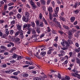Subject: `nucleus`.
<instances>
[{
  "label": "nucleus",
  "instance_id": "nucleus-1",
  "mask_svg": "<svg viewBox=\"0 0 80 80\" xmlns=\"http://www.w3.org/2000/svg\"><path fill=\"white\" fill-rule=\"evenodd\" d=\"M20 34V36L21 38H23V32L22 30H20L19 31L16 32V33L15 34V36H17L18 35V34Z\"/></svg>",
  "mask_w": 80,
  "mask_h": 80
},
{
  "label": "nucleus",
  "instance_id": "nucleus-2",
  "mask_svg": "<svg viewBox=\"0 0 80 80\" xmlns=\"http://www.w3.org/2000/svg\"><path fill=\"white\" fill-rule=\"evenodd\" d=\"M36 24L37 27H43V23L42 22H39V21H38L36 22Z\"/></svg>",
  "mask_w": 80,
  "mask_h": 80
},
{
  "label": "nucleus",
  "instance_id": "nucleus-3",
  "mask_svg": "<svg viewBox=\"0 0 80 80\" xmlns=\"http://www.w3.org/2000/svg\"><path fill=\"white\" fill-rule=\"evenodd\" d=\"M68 48H70V47L69 44H67L65 47L62 48L61 49L63 50H67L68 49Z\"/></svg>",
  "mask_w": 80,
  "mask_h": 80
},
{
  "label": "nucleus",
  "instance_id": "nucleus-4",
  "mask_svg": "<svg viewBox=\"0 0 80 80\" xmlns=\"http://www.w3.org/2000/svg\"><path fill=\"white\" fill-rule=\"evenodd\" d=\"M72 72H74V73H75V74H76V75L79 76V77H80V74H78V71L76 70V69H74L73 70H72Z\"/></svg>",
  "mask_w": 80,
  "mask_h": 80
},
{
  "label": "nucleus",
  "instance_id": "nucleus-5",
  "mask_svg": "<svg viewBox=\"0 0 80 80\" xmlns=\"http://www.w3.org/2000/svg\"><path fill=\"white\" fill-rule=\"evenodd\" d=\"M61 43L63 47H65V45H69L68 43L65 41H62V42H61Z\"/></svg>",
  "mask_w": 80,
  "mask_h": 80
},
{
  "label": "nucleus",
  "instance_id": "nucleus-6",
  "mask_svg": "<svg viewBox=\"0 0 80 80\" xmlns=\"http://www.w3.org/2000/svg\"><path fill=\"white\" fill-rule=\"evenodd\" d=\"M22 20L23 21L27 22L28 21V18H26L25 16H23L22 18Z\"/></svg>",
  "mask_w": 80,
  "mask_h": 80
},
{
  "label": "nucleus",
  "instance_id": "nucleus-7",
  "mask_svg": "<svg viewBox=\"0 0 80 80\" xmlns=\"http://www.w3.org/2000/svg\"><path fill=\"white\" fill-rule=\"evenodd\" d=\"M62 27L65 28V29L67 30H70V28L65 25H63Z\"/></svg>",
  "mask_w": 80,
  "mask_h": 80
},
{
  "label": "nucleus",
  "instance_id": "nucleus-8",
  "mask_svg": "<svg viewBox=\"0 0 80 80\" xmlns=\"http://www.w3.org/2000/svg\"><path fill=\"white\" fill-rule=\"evenodd\" d=\"M80 5V2H79L78 3L77 2L76 3H75L74 6L73 8H76L77 7V6L78 7V6H79Z\"/></svg>",
  "mask_w": 80,
  "mask_h": 80
},
{
  "label": "nucleus",
  "instance_id": "nucleus-9",
  "mask_svg": "<svg viewBox=\"0 0 80 80\" xmlns=\"http://www.w3.org/2000/svg\"><path fill=\"white\" fill-rule=\"evenodd\" d=\"M40 1L42 5H45V1L44 0H40Z\"/></svg>",
  "mask_w": 80,
  "mask_h": 80
},
{
  "label": "nucleus",
  "instance_id": "nucleus-10",
  "mask_svg": "<svg viewBox=\"0 0 80 80\" xmlns=\"http://www.w3.org/2000/svg\"><path fill=\"white\" fill-rule=\"evenodd\" d=\"M55 23L57 25H58L59 28H62V26L60 25V22L57 21L55 22Z\"/></svg>",
  "mask_w": 80,
  "mask_h": 80
},
{
  "label": "nucleus",
  "instance_id": "nucleus-11",
  "mask_svg": "<svg viewBox=\"0 0 80 80\" xmlns=\"http://www.w3.org/2000/svg\"><path fill=\"white\" fill-rule=\"evenodd\" d=\"M75 17H71L70 20L72 22H73L74 21H75Z\"/></svg>",
  "mask_w": 80,
  "mask_h": 80
},
{
  "label": "nucleus",
  "instance_id": "nucleus-12",
  "mask_svg": "<svg viewBox=\"0 0 80 80\" xmlns=\"http://www.w3.org/2000/svg\"><path fill=\"white\" fill-rule=\"evenodd\" d=\"M46 54V52H42L40 54V55H42V57H44Z\"/></svg>",
  "mask_w": 80,
  "mask_h": 80
},
{
  "label": "nucleus",
  "instance_id": "nucleus-13",
  "mask_svg": "<svg viewBox=\"0 0 80 80\" xmlns=\"http://www.w3.org/2000/svg\"><path fill=\"white\" fill-rule=\"evenodd\" d=\"M17 57H18V55L15 53H14L12 56L13 58H16Z\"/></svg>",
  "mask_w": 80,
  "mask_h": 80
},
{
  "label": "nucleus",
  "instance_id": "nucleus-14",
  "mask_svg": "<svg viewBox=\"0 0 80 80\" xmlns=\"http://www.w3.org/2000/svg\"><path fill=\"white\" fill-rule=\"evenodd\" d=\"M25 17L28 18H29V13L28 12H26L25 14Z\"/></svg>",
  "mask_w": 80,
  "mask_h": 80
},
{
  "label": "nucleus",
  "instance_id": "nucleus-15",
  "mask_svg": "<svg viewBox=\"0 0 80 80\" xmlns=\"http://www.w3.org/2000/svg\"><path fill=\"white\" fill-rule=\"evenodd\" d=\"M17 57L18 60H21V59H22V58H23V57L18 55Z\"/></svg>",
  "mask_w": 80,
  "mask_h": 80
},
{
  "label": "nucleus",
  "instance_id": "nucleus-16",
  "mask_svg": "<svg viewBox=\"0 0 80 80\" xmlns=\"http://www.w3.org/2000/svg\"><path fill=\"white\" fill-rule=\"evenodd\" d=\"M20 73V72L19 71H18L17 72H14L13 73V74L14 75H18V74Z\"/></svg>",
  "mask_w": 80,
  "mask_h": 80
},
{
  "label": "nucleus",
  "instance_id": "nucleus-17",
  "mask_svg": "<svg viewBox=\"0 0 80 80\" xmlns=\"http://www.w3.org/2000/svg\"><path fill=\"white\" fill-rule=\"evenodd\" d=\"M42 20L44 22L45 24L46 25H48V23H47V21L46 20H45V19L44 18H42Z\"/></svg>",
  "mask_w": 80,
  "mask_h": 80
},
{
  "label": "nucleus",
  "instance_id": "nucleus-18",
  "mask_svg": "<svg viewBox=\"0 0 80 80\" xmlns=\"http://www.w3.org/2000/svg\"><path fill=\"white\" fill-rule=\"evenodd\" d=\"M48 12H53V10H52V7H49L48 8Z\"/></svg>",
  "mask_w": 80,
  "mask_h": 80
},
{
  "label": "nucleus",
  "instance_id": "nucleus-19",
  "mask_svg": "<svg viewBox=\"0 0 80 80\" xmlns=\"http://www.w3.org/2000/svg\"><path fill=\"white\" fill-rule=\"evenodd\" d=\"M76 62L77 63H78L79 64V65H80V59L78 58H76Z\"/></svg>",
  "mask_w": 80,
  "mask_h": 80
},
{
  "label": "nucleus",
  "instance_id": "nucleus-20",
  "mask_svg": "<svg viewBox=\"0 0 80 80\" xmlns=\"http://www.w3.org/2000/svg\"><path fill=\"white\" fill-rule=\"evenodd\" d=\"M31 25L32 27H35V24L34 22H31Z\"/></svg>",
  "mask_w": 80,
  "mask_h": 80
},
{
  "label": "nucleus",
  "instance_id": "nucleus-21",
  "mask_svg": "<svg viewBox=\"0 0 80 80\" xmlns=\"http://www.w3.org/2000/svg\"><path fill=\"white\" fill-rule=\"evenodd\" d=\"M9 34V31H8V29L7 28L6 29V35H8Z\"/></svg>",
  "mask_w": 80,
  "mask_h": 80
},
{
  "label": "nucleus",
  "instance_id": "nucleus-22",
  "mask_svg": "<svg viewBox=\"0 0 80 80\" xmlns=\"http://www.w3.org/2000/svg\"><path fill=\"white\" fill-rule=\"evenodd\" d=\"M1 48H2V49H3L4 50H7V48H6L4 46H1L0 47Z\"/></svg>",
  "mask_w": 80,
  "mask_h": 80
},
{
  "label": "nucleus",
  "instance_id": "nucleus-23",
  "mask_svg": "<svg viewBox=\"0 0 80 80\" xmlns=\"http://www.w3.org/2000/svg\"><path fill=\"white\" fill-rule=\"evenodd\" d=\"M22 16H21L20 13H18L17 15V17L18 18H20Z\"/></svg>",
  "mask_w": 80,
  "mask_h": 80
},
{
  "label": "nucleus",
  "instance_id": "nucleus-24",
  "mask_svg": "<svg viewBox=\"0 0 80 80\" xmlns=\"http://www.w3.org/2000/svg\"><path fill=\"white\" fill-rule=\"evenodd\" d=\"M59 18H60V20H62V21H63V22H65V19L64 18L62 17H59Z\"/></svg>",
  "mask_w": 80,
  "mask_h": 80
},
{
  "label": "nucleus",
  "instance_id": "nucleus-25",
  "mask_svg": "<svg viewBox=\"0 0 80 80\" xmlns=\"http://www.w3.org/2000/svg\"><path fill=\"white\" fill-rule=\"evenodd\" d=\"M22 76L24 77H25V78L27 77H28V74H27V73H24V74H23Z\"/></svg>",
  "mask_w": 80,
  "mask_h": 80
},
{
  "label": "nucleus",
  "instance_id": "nucleus-26",
  "mask_svg": "<svg viewBox=\"0 0 80 80\" xmlns=\"http://www.w3.org/2000/svg\"><path fill=\"white\" fill-rule=\"evenodd\" d=\"M4 4V2L3 1H0V7H1L2 5Z\"/></svg>",
  "mask_w": 80,
  "mask_h": 80
},
{
  "label": "nucleus",
  "instance_id": "nucleus-27",
  "mask_svg": "<svg viewBox=\"0 0 80 80\" xmlns=\"http://www.w3.org/2000/svg\"><path fill=\"white\" fill-rule=\"evenodd\" d=\"M15 42H18L20 39L19 38H16L15 39Z\"/></svg>",
  "mask_w": 80,
  "mask_h": 80
},
{
  "label": "nucleus",
  "instance_id": "nucleus-28",
  "mask_svg": "<svg viewBox=\"0 0 80 80\" xmlns=\"http://www.w3.org/2000/svg\"><path fill=\"white\" fill-rule=\"evenodd\" d=\"M36 32L38 33H40V28H37L36 29Z\"/></svg>",
  "mask_w": 80,
  "mask_h": 80
},
{
  "label": "nucleus",
  "instance_id": "nucleus-29",
  "mask_svg": "<svg viewBox=\"0 0 80 80\" xmlns=\"http://www.w3.org/2000/svg\"><path fill=\"white\" fill-rule=\"evenodd\" d=\"M60 53L62 54V56H63V55H64V54H65V52H64L63 50L61 51Z\"/></svg>",
  "mask_w": 80,
  "mask_h": 80
},
{
  "label": "nucleus",
  "instance_id": "nucleus-30",
  "mask_svg": "<svg viewBox=\"0 0 80 80\" xmlns=\"http://www.w3.org/2000/svg\"><path fill=\"white\" fill-rule=\"evenodd\" d=\"M13 5H14L13 2H10L8 4V7H10V6H12Z\"/></svg>",
  "mask_w": 80,
  "mask_h": 80
},
{
  "label": "nucleus",
  "instance_id": "nucleus-31",
  "mask_svg": "<svg viewBox=\"0 0 80 80\" xmlns=\"http://www.w3.org/2000/svg\"><path fill=\"white\" fill-rule=\"evenodd\" d=\"M34 55L39 58H40V56H39V55H38V52H37L36 55L35 54Z\"/></svg>",
  "mask_w": 80,
  "mask_h": 80
},
{
  "label": "nucleus",
  "instance_id": "nucleus-32",
  "mask_svg": "<svg viewBox=\"0 0 80 80\" xmlns=\"http://www.w3.org/2000/svg\"><path fill=\"white\" fill-rule=\"evenodd\" d=\"M52 32L53 34H57V31L54 30L53 29L52 30Z\"/></svg>",
  "mask_w": 80,
  "mask_h": 80
},
{
  "label": "nucleus",
  "instance_id": "nucleus-33",
  "mask_svg": "<svg viewBox=\"0 0 80 80\" xmlns=\"http://www.w3.org/2000/svg\"><path fill=\"white\" fill-rule=\"evenodd\" d=\"M32 6L33 7V9H35L36 8H37L38 7V6H37L35 4H34V5H32Z\"/></svg>",
  "mask_w": 80,
  "mask_h": 80
},
{
  "label": "nucleus",
  "instance_id": "nucleus-34",
  "mask_svg": "<svg viewBox=\"0 0 80 80\" xmlns=\"http://www.w3.org/2000/svg\"><path fill=\"white\" fill-rule=\"evenodd\" d=\"M7 5L5 4L4 7V9L5 11L7 10Z\"/></svg>",
  "mask_w": 80,
  "mask_h": 80
},
{
  "label": "nucleus",
  "instance_id": "nucleus-35",
  "mask_svg": "<svg viewBox=\"0 0 80 80\" xmlns=\"http://www.w3.org/2000/svg\"><path fill=\"white\" fill-rule=\"evenodd\" d=\"M11 78H14V79H18V78L15 76H11L10 77Z\"/></svg>",
  "mask_w": 80,
  "mask_h": 80
},
{
  "label": "nucleus",
  "instance_id": "nucleus-36",
  "mask_svg": "<svg viewBox=\"0 0 80 80\" xmlns=\"http://www.w3.org/2000/svg\"><path fill=\"white\" fill-rule=\"evenodd\" d=\"M49 50L51 51V52L52 51H53L54 50V49L53 47H49Z\"/></svg>",
  "mask_w": 80,
  "mask_h": 80
},
{
  "label": "nucleus",
  "instance_id": "nucleus-37",
  "mask_svg": "<svg viewBox=\"0 0 80 80\" xmlns=\"http://www.w3.org/2000/svg\"><path fill=\"white\" fill-rule=\"evenodd\" d=\"M73 12L74 13H75V14H77L79 12V10H76L75 11H74Z\"/></svg>",
  "mask_w": 80,
  "mask_h": 80
},
{
  "label": "nucleus",
  "instance_id": "nucleus-38",
  "mask_svg": "<svg viewBox=\"0 0 80 80\" xmlns=\"http://www.w3.org/2000/svg\"><path fill=\"white\" fill-rule=\"evenodd\" d=\"M68 43H70V44H72L73 42V41H72V40L69 39L68 40Z\"/></svg>",
  "mask_w": 80,
  "mask_h": 80
},
{
  "label": "nucleus",
  "instance_id": "nucleus-39",
  "mask_svg": "<svg viewBox=\"0 0 80 80\" xmlns=\"http://www.w3.org/2000/svg\"><path fill=\"white\" fill-rule=\"evenodd\" d=\"M28 24H27L25 23L24 25H23V28H27V26Z\"/></svg>",
  "mask_w": 80,
  "mask_h": 80
},
{
  "label": "nucleus",
  "instance_id": "nucleus-40",
  "mask_svg": "<svg viewBox=\"0 0 80 80\" xmlns=\"http://www.w3.org/2000/svg\"><path fill=\"white\" fill-rule=\"evenodd\" d=\"M17 28L18 30H21V26H20V25H19V24H18L17 26Z\"/></svg>",
  "mask_w": 80,
  "mask_h": 80
},
{
  "label": "nucleus",
  "instance_id": "nucleus-41",
  "mask_svg": "<svg viewBox=\"0 0 80 80\" xmlns=\"http://www.w3.org/2000/svg\"><path fill=\"white\" fill-rule=\"evenodd\" d=\"M30 3L31 5H35V3L34 2H33V1L32 0H31L30 1Z\"/></svg>",
  "mask_w": 80,
  "mask_h": 80
},
{
  "label": "nucleus",
  "instance_id": "nucleus-42",
  "mask_svg": "<svg viewBox=\"0 0 80 80\" xmlns=\"http://www.w3.org/2000/svg\"><path fill=\"white\" fill-rule=\"evenodd\" d=\"M2 67L3 68H5V67H7V65L6 64L2 63Z\"/></svg>",
  "mask_w": 80,
  "mask_h": 80
},
{
  "label": "nucleus",
  "instance_id": "nucleus-43",
  "mask_svg": "<svg viewBox=\"0 0 80 80\" xmlns=\"http://www.w3.org/2000/svg\"><path fill=\"white\" fill-rule=\"evenodd\" d=\"M14 33V31H13V30H11L10 31V34L11 35H13V33Z\"/></svg>",
  "mask_w": 80,
  "mask_h": 80
},
{
  "label": "nucleus",
  "instance_id": "nucleus-44",
  "mask_svg": "<svg viewBox=\"0 0 80 80\" xmlns=\"http://www.w3.org/2000/svg\"><path fill=\"white\" fill-rule=\"evenodd\" d=\"M37 4L38 7H40L41 6V4H40V2H37Z\"/></svg>",
  "mask_w": 80,
  "mask_h": 80
},
{
  "label": "nucleus",
  "instance_id": "nucleus-45",
  "mask_svg": "<svg viewBox=\"0 0 80 80\" xmlns=\"http://www.w3.org/2000/svg\"><path fill=\"white\" fill-rule=\"evenodd\" d=\"M47 29H48V32H51V29H50V27H48L47 28Z\"/></svg>",
  "mask_w": 80,
  "mask_h": 80
},
{
  "label": "nucleus",
  "instance_id": "nucleus-46",
  "mask_svg": "<svg viewBox=\"0 0 80 80\" xmlns=\"http://www.w3.org/2000/svg\"><path fill=\"white\" fill-rule=\"evenodd\" d=\"M65 79H66V80H70V78L68 76H66L65 77Z\"/></svg>",
  "mask_w": 80,
  "mask_h": 80
},
{
  "label": "nucleus",
  "instance_id": "nucleus-47",
  "mask_svg": "<svg viewBox=\"0 0 80 80\" xmlns=\"http://www.w3.org/2000/svg\"><path fill=\"white\" fill-rule=\"evenodd\" d=\"M41 47L42 48L43 47V48H42L41 49V51H42L43 50H45V49H44L45 47H46V46L44 45H42V46H41Z\"/></svg>",
  "mask_w": 80,
  "mask_h": 80
},
{
  "label": "nucleus",
  "instance_id": "nucleus-48",
  "mask_svg": "<svg viewBox=\"0 0 80 80\" xmlns=\"http://www.w3.org/2000/svg\"><path fill=\"white\" fill-rule=\"evenodd\" d=\"M52 0H48L47 2V5H49L50 4V2H51Z\"/></svg>",
  "mask_w": 80,
  "mask_h": 80
},
{
  "label": "nucleus",
  "instance_id": "nucleus-49",
  "mask_svg": "<svg viewBox=\"0 0 80 80\" xmlns=\"http://www.w3.org/2000/svg\"><path fill=\"white\" fill-rule=\"evenodd\" d=\"M39 17L40 19H41V20H42V15L41 13H40L39 15Z\"/></svg>",
  "mask_w": 80,
  "mask_h": 80
},
{
  "label": "nucleus",
  "instance_id": "nucleus-50",
  "mask_svg": "<svg viewBox=\"0 0 80 80\" xmlns=\"http://www.w3.org/2000/svg\"><path fill=\"white\" fill-rule=\"evenodd\" d=\"M17 48H16L15 47H13V48H12V49H11V51H14V50H16V49Z\"/></svg>",
  "mask_w": 80,
  "mask_h": 80
},
{
  "label": "nucleus",
  "instance_id": "nucleus-51",
  "mask_svg": "<svg viewBox=\"0 0 80 80\" xmlns=\"http://www.w3.org/2000/svg\"><path fill=\"white\" fill-rule=\"evenodd\" d=\"M35 67L33 66H31V67H29V70H32V69H33V68H34Z\"/></svg>",
  "mask_w": 80,
  "mask_h": 80
},
{
  "label": "nucleus",
  "instance_id": "nucleus-52",
  "mask_svg": "<svg viewBox=\"0 0 80 80\" xmlns=\"http://www.w3.org/2000/svg\"><path fill=\"white\" fill-rule=\"evenodd\" d=\"M51 53H52V51H50L49 50H48L47 52V54H48V55H50Z\"/></svg>",
  "mask_w": 80,
  "mask_h": 80
},
{
  "label": "nucleus",
  "instance_id": "nucleus-53",
  "mask_svg": "<svg viewBox=\"0 0 80 80\" xmlns=\"http://www.w3.org/2000/svg\"><path fill=\"white\" fill-rule=\"evenodd\" d=\"M29 56L31 57V58H33V55H32V53L31 52H29Z\"/></svg>",
  "mask_w": 80,
  "mask_h": 80
},
{
  "label": "nucleus",
  "instance_id": "nucleus-54",
  "mask_svg": "<svg viewBox=\"0 0 80 80\" xmlns=\"http://www.w3.org/2000/svg\"><path fill=\"white\" fill-rule=\"evenodd\" d=\"M53 17H58L57 13H55L53 14Z\"/></svg>",
  "mask_w": 80,
  "mask_h": 80
},
{
  "label": "nucleus",
  "instance_id": "nucleus-55",
  "mask_svg": "<svg viewBox=\"0 0 80 80\" xmlns=\"http://www.w3.org/2000/svg\"><path fill=\"white\" fill-rule=\"evenodd\" d=\"M75 27L77 29H78V30H80V26H79L76 25L75 26Z\"/></svg>",
  "mask_w": 80,
  "mask_h": 80
},
{
  "label": "nucleus",
  "instance_id": "nucleus-56",
  "mask_svg": "<svg viewBox=\"0 0 80 80\" xmlns=\"http://www.w3.org/2000/svg\"><path fill=\"white\" fill-rule=\"evenodd\" d=\"M14 14V13L13 12L11 11L9 13V15H13Z\"/></svg>",
  "mask_w": 80,
  "mask_h": 80
},
{
  "label": "nucleus",
  "instance_id": "nucleus-57",
  "mask_svg": "<svg viewBox=\"0 0 80 80\" xmlns=\"http://www.w3.org/2000/svg\"><path fill=\"white\" fill-rule=\"evenodd\" d=\"M75 52H77V53H78V52H80V49H79V48H78L77 49H76L75 50Z\"/></svg>",
  "mask_w": 80,
  "mask_h": 80
},
{
  "label": "nucleus",
  "instance_id": "nucleus-58",
  "mask_svg": "<svg viewBox=\"0 0 80 80\" xmlns=\"http://www.w3.org/2000/svg\"><path fill=\"white\" fill-rule=\"evenodd\" d=\"M58 37L57 36L55 37V38L54 39V41L57 42V41H58Z\"/></svg>",
  "mask_w": 80,
  "mask_h": 80
},
{
  "label": "nucleus",
  "instance_id": "nucleus-59",
  "mask_svg": "<svg viewBox=\"0 0 80 80\" xmlns=\"http://www.w3.org/2000/svg\"><path fill=\"white\" fill-rule=\"evenodd\" d=\"M5 21L3 20H0V24H2L4 23Z\"/></svg>",
  "mask_w": 80,
  "mask_h": 80
},
{
  "label": "nucleus",
  "instance_id": "nucleus-60",
  "mask_svg": "<svg viewBox=\"0 0 80 80\" xmlns=\"http://www.w3.org/2000/svg\"><path fill=\"white\" fill-rule=\"evenodd\" d=\"M53 22H55V23H56V22H57V19H56V18H54L53 19Z\"/></svg>",
  "mask_w": 80,
  "mask_h": 80
},
{
  "label": "nucleus",
  "instance_id": "nucleus-61",
  "mask_svg": "<svg viewBox=\"0 0 80 80\" xmlns=\"http://www.w3.org/2000/svg\"><path fill=\"white\" fill-rule=\"evenodd\" d=\"M75 46H76V47H79V44L78 43L76 42L75 43Z\"/></svg>",
  "mask_w": 80,
  "mask_h": 80
},
{
  "label": "nucleus",
  "instance_id": "nucleus-62",
  "mask_svg": "<svg viewBox=\"0 0 80 80\" xmlns=\"http://www.w3.org/2000/svg\"><path fill=\"white\" fill-rule=\"evenodd\" d=\"M26 7H27V8H30V7L28 4H27L26 5Z\"/></svg>",
  "mask_w": 80,
  "mask_h": 80
},
{
  "label": "nucleus",
  "instance_id": "nucleus-63",
  "mask_svg": "<svg viewBox=\"0 0 80 80\" xmlns=\"http://www.w3.org/2000/svg\"><path fill=\"white\" fill-rule=\"evenodd\" d=\"M27 60H31L32 59L28 57H26V58Z\"/></svg>",
  "mask_w": 80,
  "mask_h": 80
},
{
  "label": "nucleus",
  "instance_id": "nucleus-64",
  "mask_svg": "<svg viewBox=\"0 0 80 80\" xmlns=\"http://www.w3.org/2000/svg\"><path fill=\"white\" fill-rule=\"evenodd\" d=\"M72 52H70L69 53V55H70V57H72Z\"/></svg>",
  "mask_w": 80,
  "mask_h": 80
}]
</instances>
